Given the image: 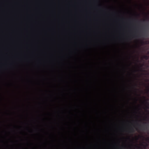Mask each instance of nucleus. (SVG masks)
I'll return each mask as SVG.
<instances>
[{
  "label": "nucleus",
  "mask_w": 149,
  "mask_h": 149,
  "mask_svg": "<svg viewBox=\"0 0 149 149\" xmlns=\"http://www.w3.org/2000/svg\"><path fill=\"white\" fill-rule=\"evenodd\" d=\"M148 125L147 123H143V125H140L139 126L140 129L142 128L143 130H145L146 128V125Z\"/></svg>",
  "instance_id": "1"
},
{
  "label": "nucleus",
  "mask_w": 149,
  "mask_h": 149,
  "mask_svg": "<svg viewBox=\"0 0 149 149\" xmlns=\"http://www.w3.org/2000/svg\"><path fill=\"white\" fill-rule=\"evenodd\" d=\"M142 146H143L144 149H146L147 147L148 146V144L147 143H145V145L142 144Z\"/></svg>",
  "instance_id": "2"
},
{
  "label": "nucleus",
  "mask_w": 149,
  "mask_h": 149,
  "mask_svg": "<svg viewBox=\"0 0 149 149\" xmlns=\"http://www.w3.org/2000/svg\"><path fill=\"white\" fill-rule=\"evenodd\" d=\"M143 58H144V59L147 60L148 59V57L147 56L145 55L143 56Z\"/></svg>",
  "instance_id": "3"
},
{
  "label": "nucleus",
  "mask_w": 149,
  "mask_h": 149,
  "mask_svg": "<svg viewBox=\"0 0 149 149\" xmlns=\"http://www.w3.org/2000/svg\"><path fill=\"white\" fill-rule=\"evenodd\" d=\"M134 130L133 128H131L130 131V132H134Z\"/></svg>",
  "instance_id": "4"
},
{
  "label": "nucleus",
  "mask_w": 149,
  "mask_h": 149,
  "mask_svg": "<svg viewBox=\"0 0 149 149\" xmlns=\"http://www.w3.org/2000/svg\"><path fill=\"white\" fill-rule=\"evenodd\" d=\"M146 142L149 143V137H148L146 139Z\"/></svg>",
  "instance_id": "5"
},
{
  "label": "nucleus",
  "mask_w": 149,
  "mask_h": 149,
  "mask_svg": "<svg viewBox=\"0 0 149 149\" xmlns=\"http://www.w3.org/2000/svg\"><path fill=\"white\" fill-rule=\"evenodd\" d=\"M133 36H134V37H139L140 36L139 35L137 36V35H136V34H135L134 35H133Z\"/></svg>",
  "instance_id": "6"
},
{
  "label": "nucleus",
  "mask_w": 149,
  "mask_h": 149,
  "mask_svg": "<svg viewBox=\"0 0 149 149\" xmlns=\"http://www.w3.org/2000/svg\"><path fill=\"white\" fill-rule=\"evenodd\" d=\"M147 19L149 22V17L147 18Z\"/></svg>",
  "instance_id": "7"
},
{
  "label": "nucleus",
  "mask_w": 149,
  "mask_h": 149,
  "mask_svg": "<svg viewBox=\"0 0 149 149\" xmlns=\"http://www.w3.org/2000/svg\"><path fill=\"white\" fill-rule=\"evenodd\" d=\"M143 65H141V67L142 68V66H143Z\"/></svg>",
  "instance_id": "8"
},
{
  "label": "nucleus",
  "mask_w": 149,
  "mask_h": 149,
  "mask_svg": "<svg viewBox=\"0 0 149 149\" xmlns=\"http://www.w3.org/2000/svg\"><path fill=\"white\" fill-rule=\"evenodd\" d=\"M141 42L143 43V41H142Z\"/></svg>",
  "instance_id": "9"
},
{
  "label": "nucleus",
  "mask_w": 149,
  "mask_h": 149,
  "mask_svg": "<svg viewBox=\"0 0 149 149\" xmlns=\"http://www.w3.org/2000/svg\"><path fill=\"white\" fill-rule=\"evenodd\" d=\"M148 91H149V90H148Z\"/></svg>",
  "instance_id": "10"
}]
</instances>
